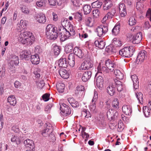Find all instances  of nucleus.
<instances>
[{"label": "nucleus", "mask_w": 151, "mask_h": 151, "mask_svg": "<svg viewBox=\"0 0 151 151\" xmlns=\"http://www.w3.org/2000/svg\"><path fill=\"white\" fill-rule=\"evenodd\" d=\"M74 55L78 56L80 58H82L84 55L81 50L78 47H75L73 49Z\"/></svg>", "instance_id": "nucleus-25"}, {"label": "nucleus", "mask_w": 151, "mask_h": 151, "mask_svg": "<svg viewBox=\"0 0 151 151\" xmlns=\"http://www.w3.org/2000/svg\"><path fill=\"white\" fill-rule=\"evenodd\" d=\"M118 115V113L112 109H109L107 112V116L109 119L112 120L116 118Z\"/></svg>", "instance_id": "nucleus-4"}, {"label": "nucleus", "mask_w": 151, "mask_h": 151, "mask_svg": "<svg viewBox=\"0 0 151 151\" xmlns=\"http://www.w3.org/2000/svg\"><path fill=\"white\" fill-rule=\"evenodd\" d=\"M114 81L115 84V85L116 86V88H117V90L119 91H122L123 88V86L122 84V82L116 79H114Z\"/></svg>", "instance_id": "nucleus-32"}, {"label": "nucleus", "mask_w": 151, "mask_h": 151, "mask_svg": "<svg viewBox=\"0 0 151 151\" xmlns=\"http://www.w3.org/2000/svg\"><path fill=\"white\" fill-rule=\"evenodd\" d=\"M11 141L17 145H19L20 141L19 137L17 135H12L11 139Z\"/></svg>", "instance_id": "nucleus-33"}, {"label": "nucleus", "mask_w": 151, "mask_h": 151, "mask_svg": "<svg viewBox=\"0 0 151 151\" xmlns=\"http://www.w3.org/2000/svg\"><path fill=\"white\" fill-rule=\"evenodd\" d=\"M81 115L84 116L85 118H88L91 117V115L90 112L86 109H84L81 111Z\"/></svg>", "instance_id": "nucleus-36"}, {"label": "nucleus", "mask_w": 151, "mask_h": 151, "mask_svg": "<svg viewBox=\"0 0 151 151\" xmlns=\"http://www.w3.org/2000/svg\"><path fill=\"white\" fill-rule=\"evenodd\" d=\"M131 78L133 82V86L135 89H137L138 87L139 81L138 78L135 75H132Z\"/></svg>", "instance_id": "nucleus-26"}, {"label": "nucleus", "mask_w": 151, "mask_h": 151, "mask_svg": "<svg viewBox=\"0 0 151 151\" xmlns=\"http://www.w3.org/2000/svg\"><path fill=\"white\" fill-rule=\"evenodd\" d=\"M7 101L11 105L13 106H15L17 104L16 99L14 95L9 96L7 98Z\"/></svg>", "instance_id": "nucleus-21"}, {"label": "nucleus", "mask_w": 151, "mask_h": 151, "mask_svg": "<svg viewBox=\"0 0 151 151\" xmlns=\"http://www.w3.org/2000/svg\"><path fill=\"white\" fill-rule=\"evenodd\" d=\"M30 55L31 52L29 51L25 50L23 51L22 57L28 60Z\"/></svg>", "instance_id": "nucleus-49"}, {"label": "nucleus", "mask_w": 151, "mask_h": 151, "mask_svg": "<svg viewBox=\"0 0 151 151\" xmlns=\"http://www.w3.org/2000/svg\"><path fill=\"white\" fill-rule=\"evenodd\" d=\"M143 112L145 116L147 117L149 116L150 111L147 106H145L143 107Z\"/></svg>", "instance_id": "nucleus-48"}, {"label": "nucleus", "mask_w": 151, "mask_h": 151, "mask_svg": "<svg viewBox=\"0 0 151 151\" xmlns=\"http://www.w3.org/2000/svg\"><path fill=\"white\" fill-rule=\"evenodd\" d=\"M83 9L84 13L85 14H89L91 10V6L88 4H86L84 6Z\"/></svg>", "instance_id": "nucleus-37"}, {"label": "nucleus", "mask_w": 151, "mask_h": 151, "mask_svg": "<svg viewBox=\"0 0 151 151\" xmlns=\"http://www.w3.org/2000/svg\"><path fill=\"white\" fill-rule=\"evenodd\" d=\"M58 30L57 29L56 31H53L52 32H51V34H49V35H46L47 37L50 40H55L58 37V33H57Z\"/></svg>", "instance_id": "nucleus-29"}, {"label": "nucleus", "mask_w": 151, "mask_h": 151, "mask_svg": "<svg viewBox=\"0 0 151 151\" xmlns=\"http://www.w3.org/2000/svg\"><path fill=\"white\" fill-rule=\"evenodd\" d=\"M108 30V25L106 24L97 27L96 29V32L97 35L100 37L105 35Z\"/></svg>", "instance_id": "nucleus-2"}, {"label": "nucleus", "mask_w": 151, "mask_h": 151, "mask_svg": "<svg viewBox=\"0 0 151 151\" xmlns=\"http://www.w3.org/2000/svg\"><path fill=\"white\" fill-rule=\"evenodd\" d=\"M22 12L24 14H28L29 13V11L28 9L25 6H23L21 8Z\"/></svg>", "instance_id": "nucleus-57"}, {"label": "nucleus", "mask_w": 151, "mask_h": 151, "mask_svg": "<svg viewBox=\"0 0 151 151\" xmlns=\"http://www.w3.org/2000/svg\"><path fill=\"white\" fill-rule=\"evenodd\" d=\"M105 65L107 68L111 72H113L116 67L115 63L109 59L106 60Z\"/></svg>", "instance_id": "nucleus-5"}, {"label": "nucleus", "mask_w": 151, "mask_h": 151, "mask_svg": "<svg viewBox=\"0 0 151 151\" xmlns=\"http://www.w3.org/2000/svg\"><path fill=\"white\" fill-rule=\"evenodd\" d=\"M58 31L62 38L63 37L65 39L67 38V34H66L67 32V29L63 26L62 21L61 22V25L59 27Z\"/></svg>", "instance_id": "nucleus-7"}, {"label": "nucleus", "mask_w": 151, "mask_h": 151, "mask_svg": "<svg viewBox=\"0 0 151 151\" xmlns=\"http://www.w3.org/2000/svg\"><path fill=\"white\" fill-rule=\"evenodd\" d=\"M136 22V20L134 16H132L130 17L129 20V24L131 26L135 25Z\"/></svg>", "instance_id": "nucleus-52"}, {"label": "nucleus", "mask_w": 151, "mask_h": 151, "mask_svg": "<svg viewBox=\"0 0 151 151\" xmlns=\"http://www.w3.org/2000/svg\"><path fill=\"white\" fill-rule=\"evenodd\" d=\"M136 96L139 102L141 104L143 103V95L142 93L140 92H137L136 93Z\"/></svg>", "instance_id": "nucleus-46"}, {"label": "nucleus", "mask_w": 151, "mask_h": 151, "mask_svg": "<svg viewBox=\"0 0 151 151\" xmlns=\"http://www.w3.org/2000/svg\"><path fill=\"white\" fill-rule=\"evenodd\" d=\"M49 129L48 128H46L42 130L41 133L42 135L45 137H47L49 135Z\"/></svg>", "instance_id": "nucleus-53"}, {"label": "nucleus", "mask_w": 151, "mask_h": 151, "mask_svg": "<svg viewBox=\"0 0 151 151\" xmlns=\"http://www.w3.org/2000/svg\"><path fill=\"white\" fill-rule=\"evenodd\" d=\"M98 72L100 73L105 74L108 73L109 70L105 67L103 66L101 68V66L99 65L98 67Z\"/></svg>", "instance_id": "nucleus-39"}, {"label": "nucleus", "mask_w": 151, "mask_h": 151, "mask_svg": "<svg viewBox=\"0 0 151 151\" xmlns=\"http://www.w3.org/2000/svg\"><path fill=\"white\" fill-rule=\"evenodd\" d=\"M24 144L26 147H29L31 150H33L34 146L33 141L27 139L24 141Z\"/></svg>", "instance_id": "nucleus-16"}, {"label": "nucleus", "mask_w": 151, "mask_h": 151, "mask_svg": "<svg viewBox=\"0 0 151 151\" xmlns=\"http://www.w3.org/2000/svg\"><path fill=\"white\" fill-rule=\"evenodd\" d=\"M112 0H105L104 2L103 9L107 10L110 9L113 6Z\"/></svg>", "instance_id": "nucleus-13"}, {"label": "nucleus", "mask_w": 151, "mask_h": 151, "mask_svg": "<svg viewBox=\"0 0 151 151\" xmlns=\"http://www.w3.org/2000/svg\"><path fill=\"white\" fill-rule=\"evenodd\" d=\"M115 90V88L112 84L110 85L107 88V92L111 96H112L114 95Z\"/></svg>", "instance_id": "nucleus-30"}, {"label": "nucleus", "mask_w": 151, "mask_h": 151, "mask_svg": "<svg viewBox=\"0 0 151 151\" xmlns=\"http://www.w3.org/2000/svg\"><path fill=\"white\" fill-rule=\"evenodd\" d=\"M32 35L31 32L27 31L21 33L19 37V40L22 44L27 37L30 36Z\"/></svg>", "instance_id": "nucleus-9"}, {"label": "nucleus", "mask_w": 151, "mask_h": 151, "mask_svg": "<svg viewBox=\"0 0 151 151\" xmlns=\"http://www.w3.org/2000/svg\"><path fill=\"white\" fill-rule=\"evenodd\" d=\"M91 72L88 70L85 72L83 74L82 79L83 81L86 82L91 77Z\"/></svg>", "instance_id": "nucleus-20"}, {"label": "nucleus", "mask_w": 151, "mask_h": 151, "mask_svg": "<svg viewBox=\"0 0 151 151\" xmlns=\"http://www.w3.org/2000/svg\"><path fill=\"white\" fill-rule=\"evenodd\" d=\"M120 26L119 25H116L112 30V32L113 35H117L119 32Z\"/></svg>", "instance_id": "nucleus-41"}, {"label": "nucleus", "mask_w": 151, "mask_h": 151, "mask_svg": "<svg viewBox=\"0 0 151 151\" xmlns=\"http://www.w3.org/2000/svg\"><path fill=\"white\" fill-rule=\"evenodd\" d=\"M142 39V34L139 32L134 36L132 43L134 44L139 43Z\"/></svg>", "instance_id": "nucleus-10"}, {"label": "nucleus", "mask_w": 151, "mask_h": 151, "mask_svg": "<svg viewBox=\"0 0 151 151\" xmlns=\"http://www.w3.org/2000/svg\"><path fill=\"white\" fill-rule=\"evenodd\" d=\"M114 73L117 78L120 80H122L123 79V74L120 72L119 70L115 69L114 70Z\"/></svg>", "instance_id": "nucleus-35"}, {"label": "nucleus", "mask_w": 151, "mask_h": 151, "mask_svg": "<svg viewBox=\"0 0 151 151\" xmlns=\"http://www.w3.org/2000/svg\"><path fill=\"white\" fill-rule=\"evenodd\" d=\"M118 127L117 128V130L118 132H121L124 129V127L123 125V124L120 122H119L118 124Z\"/></svg>", "instance_id": "nucleus-56"}, {"label": "nucleus", "mask_w": 151, "mask_h": 151, "mask_svg": "<svg viewBox=\"0 0 151 151\" xmlns=\"http://www.w3.org/2000/svg\"><path fill=\"white\" fill-rule=\"evenodd\" d=\"M60 47L58 45L54 46L53 48V51L54 55H58L60 53Z\"/></svg>", "instance_id": "nucleus-47"}, {"label": "nucleus", "mask_w": 151, "mask_h": 151, "mask_svg": "<svg viewBox=\"0 0 151 151\" xmlns=\"http://www.w3.org/2000/svg\"><path fill=\"white\" fill-rule=\"evenodd\" d=\"M114 47L112 45H110L107 46L105 48L106 51L110 54L113 53L114 52Z\"/></svg>", "instance_id": "nucleus-42"}, {"label": "nucleus", "mask_w": 151, "mask_h": 151, "mask_svg": "<svg viewBox=\"0 0 151 151\" xmlns=\"http://www.w3.org/2000/svg\"><path fill=\"white\" fill-rule=\"evenodd\" d=\"M9 63H11L13 65H17L19 63V59L18 56L14 55H11V58Z\"/></svg>", "instance_id": "nucleus-22"}, {"label": "nucleus", "mask_w": 151, "mask_h": 151, "mask_svg": "<svg viewBox=\"0 0 151 151\" xmlns=\"http://www.w3.org/2000/svg\"><path fill=\"white\" fill-rule=\"evenodd\" d=\"M99 11L98 9H95L93 11V15L94 17L96 18L99 17Z\"/></svg>", "instance_id": "nucleus-54"}, {"label": "nucleus", "mask_w": 151, "mask_h": 151, "mask_svg": "<svg viewBox=\"0 0 151 151\" xmlns=\"http://www.w3.org/2000/svg\"><path fill=\"white\" fill-rule=\"evenodd\" d=\"M134 50L132 46L126 47L119 50V54L124 57L129 58L133 55Z\"/></svg>", "instance_id": "nucleus-1"}, {"label": "nucleus", "mask_w": 151, "mask_h": 151, "mask_svg": "<svg viewBox=\"0 0 151 151\" xmlns=\"http://www.w3.org/2000/svg\"><path fill=\"white\" fill-rule=\"evenodd\" d=\"M57 88L59 92L62 93L64 91L65 85L63 83H60L57 85Z\"/></svg>", "instance_id": "nucleus-38"}, {"label": "nucleus", "mask_w": 151, "mask_h": 151, "mask_svg": "<svg viewBox=\"0 0 151 151\" xmlns=\"http://www.w3.org/2000/svg\"><path fill=\"white\" fill-rule=\"evenodd\" d=\"M67 32L66 38H68L71 36H73L75 34V30L72 25L70 24L67 29Z\"/></svg>", "instance_id": "nucleus-15"}, {"label": "nucleus", "mask_w": 151, "mask_h": 151, "mask_svg": "<svg viewBox=\"0 0 151 151\" xmlns=\"http://www.w3.org/2000/svg\"><path fill=\"white\" fill-rule=\"evenodd\" d=\"M75 56L73 53H71L68 56V63L69 65L71 67H73L75 63Z\"/></svg>", "instance_id": "nucleus-19"}, {"label": "nucleus", "mask_w": 151, "mask_h": 151, "mask_svg": "<svg viewBox=\"0 0 151 151\" xmlns=\"http://www.w3.org/2000/svg\"><path fill=\"white\" fill-rule=\"evenodd\" d=\"M8 70L9 72H14L15 70V67L14 65H13L11 63H8Z\"/></svg>", "instance_id": "nucleus-50"}, {"label": "nucleus", "mask_w": 151, "mask_h": 151, "mask_svg": "<svg viewBox=\"0 0 151 151\" xmlns=\"http://www.w3.org/2000/svg\"><path fill=\"white\" fill-rule=\"evenodd\" d=\"M27 25L26 22L25 20H21L20 21V23L19 24L20 29L21 30L22 29H24Z\"/></svg>", "instance_id": "nucleus-51"}, {"label": "nucleus", "mask_w": 151, "mask_h": 151, "mask_svg": "<svg viewBox=\"0 0 151 151\" xmlns=\"http://www.w3.org/2000/svg\"><path fill=\"white\" fill-rule=\"evenodd\" d=\"M96 101H93L92 100V103L89 106V108L91 111H93L96 109Z\"/></svg>", "instance_id": "nucleus-55"}, {"label": "nucleus", "mask_w": 151, "mask_h": 151, "mask_svg": "<svg viewBox=\"0 0 151 151\" xmlns=\"http://www.w3.org/2000/svg\"><path fill=\"white\" fill-rule=\"evenodd\" d=\"M85 90V88L84 86L80 85L79 86H77V90L76 91H77V92L78 93V92H79L80 91H83Z\"/></svg>", "instance_id": "nucleus-63"}, {"label": "nucleus", "mask_w": 151, "mask_h": 151, "mask_svg": "<svg viewBox=\"0 0 151 151\" xmlns=\"http://www.w3.org/2000/svg\"><path fill=\"white\" fill-rule=\"evenodd\" d=\"M112 106L114 109H118L119 108V101L117 98H115L112 101Z\"/></svg>", "instance_id": "nucleus-43"}, {"label": "nucleus", "mask_w": 151, "mask_h": 151, "mask_svg": "<svg viewBox=\"0 0 151 151\" xmlns=\"http://www.w3.org/2000/svg\"><path fill=\"white\" fill-rule=\"evenodd\" d=\"M98 98L97 92L96 90H94V96L92 99L93 101H96Z\"/></svg>", "instance_id": "nucleus-60"}, {"label": "nucleus", "mask_w": 151, "mask_h": 151, "mask_svg": "<svg viewBox=\"0 0 151 151\" xmlns=\"http://www.w3.org/2000/svg\"><path fill=\"white\" fill-rule=\"evenodd\" d=\"M93 22L94 19L92 18L88 17L86 18L85 23L87 26L90 27H92Z\"/></svg>", "instance_id": "nucleus-31"}, {"label": "nucleus", "mask_w": 151, "mask_h": 151, "mask_svg": "<svg viewBox=\"0 0 151 151\" xmlns=\"http://www.w3.org/2000/svg\"><path fill=\"white\" fill-rule=\"evenodd\" d=\"M46 3V0H41L37 1L36 2V4L38 6L42 7L45 6Z\"/></svg>", "instance_id": "nucleus-44"}, {"label": "nucleus", "mask_w": 151, "mask_h": 151, "mask_svg": "<svg viewBox=\"0 0 151 151\" xmlns=\"http://www.w3.org/2000/svg\"><path fill=\"white\" fill-rule=\"evenodd\" d=\"M134 36L131 33H128L127 35V40L132 42Z\"/></svg>", "instance_id": "nucleus-62"}, {"label": "nucleus", "mask_w": 151, "mask_h": 151, "mask_svg": "<svg viewBox=\"0 0 151 151\" xmlns=\"http://www.w3.org/2000/svg\"><path fill=\"white\" fill-rule=\"evenodd\" d=\"M146 53V51L143 50L139 52L138 54L137 58L136 59V62L137 63H140L143 61L145 58V54Z\"/></svg>", "instance_id": "nucleus-12"}, {"label": "nucleus", "mask_w": 151, "mask_h": 151, "mask_svg": "<svg viewBox=\"0 0 151 151\" xmlns=\"http://www.w3.org/2000/svg\"><path fill=\"white\" fill-rule=\"evenodd\" d=\"M96 83L97 86L100 89L103 87V80L101 76H99L96 79Z\"/></svg>", "instance_id": "nucleus-24"}, {"label": "nucleus", "mask_w": 151, "mask_h": 151, "mask_svg": "<svg viewBox=\"0 0 151 151\" xmlns=\"http://www.w3.org/2000/svg\"><path fill=\"white\" fill-rule=\"evenodd\" d=\"M68 102L73 107H77L79 106L78 102L73 98H68Z\"/></svg>", "instance_id": "nucleus-28"}, {"label": "nucleus", "mask_w": 151, "mask_h": 151, "mask_svg": "<svg viewBox=\"0 0 151 151\" xmlns=\"http://www.w3.org/2000/svg\"><path fill=\"white\" fill-rule=\"evenodd\" d=\"M57 28L52 24H49L47 25L46 29V35L51 34L53 31H56Z\"/></svg>", "instance_id": "nucleus-17"}, {"label": "nucleus", "mask_w": 151, "mask_h": 151, "mask_svg": "<svg viewBox=\"0 0 151 151\" xmlns=\"http://www.w3.org/2000/svg\"><path fill=\"white\" fill-rule=\"evenodd\" d=\"M60 109L61 111V114L63 116H68L71 113L70 108L64 103L60 105Z\"/></svg>", "instance_id": "nucleus-3"}, {"label": "nucleus", "mask_w": 151, "mask_h": 151, "mask_svg": "<svg viewBox=\"0 0 151 151\" xmlns=\"http://www.w3.org/2000/svg\"><path fill=\"white\" fill-rule=\"evenodd\" d=\"M123 112L127 115H130L132 112V107L130 105H124L122 107Z\"/></svg>", "instance_id": "nucleus-14"}, {"label": "nucleus", "mask_w": 151, "mask_h": 151, "mask_svg": "<svg viewBox=\"0 0 151 151\" xmlns=\"http://www.w3.org/2000/svg\"><path fill=\"white\" fill-rule=\"evenodd\" d=\"M102 5V3L98 1L93 2L91 4L92 8H100Z\"/></svg>", "instance_id": "nucleus-40"}, {"label": "nucleus", "mask_w": 151, "mask_h": 151, "mask_svg": "<svg viewBox=\"0 0 151 151\" xmlns=\"http://www.w3.org/2000/svg\"><path fill=\"white\" fill-rule=\"evenodd\" d=\"M59 66L64 68H66L68 66V63L65 57L63 56L58 62Z\"/></svg>", "instance_id": "nucleus-11"}, {"label": "nucleus", "mask_w": 151, "mask_h": 151, "mask_svg": "<svg viewBox=\"0 0 151 151\" xmlns=\"http://www.w3.org/2000/svg\"><path fill=\"white\" fill-rule=\"evenodd\" d=\"M35 38L34 36H32V35L30 36L27 37L25 40L23 42V44H26L27 45H31L34 41Z\"/></svg>", "instance_id": "nucleus-27"}, {"label": "nucleus", "mask_w": 151, "mask_h": 151, "mask_svg": "<svg viewBox=\"0 0 151 151\" xmlns=\"http://www.w3.org/2000/svg\"><path fill=\"white\" fill-rule=\"evenodd\" d=\"M49 97L50 94L45 93L43 95L42 98L45 101H46L49 100Z\"/></svg>", "instance_id": "nucleus-59"}, {"label": "nucleus", "mask_w": 151, "mask_h": 151, "mask_svg": "<svg viewBox=\"0 0 151 151\" xmlns=\"http://www.w3.org/2000/svg\"><path fill=\"white\" fill-rule=\"evenodd\" d=\"M59 73L62 78L67 79L69 77V74L67 71L64 68H61L59 71Z\"/></svg>", "instance_id": "nucleus-18"}, {"label": "nucleus", "mask_w": 151, "mask_h": 151, "mask_svg": "<svg viewBox=\"0 0 151 151\" xmlns=\"http://www.w3.org/2000/svg\"><path fill=\"white\" fill-rule=\"evenodd\" d=\"M12 130L16 133H18L20 131L19 127L17 125L14 126L12 128Z\"/></svg>", "instance_id": "nucleus-58"}, {"label": "nucleus", "mask_w": 151, "mask_h": 151, "mask_svg": "<svg viewBox=\"0 0 151 151\" xmlns=\"http://www.w3.org/2000/svg\"><path fill=\"white\" fill-rule=\"evenodd\" d=\"M93 66V64L89 60H85L82 63L79 68L80 70L88 69Z\"/></svg>", "instance_id": "nucleus-6"}, {"label": "nucleus", "mask_w": 151, "mask_h": 151, "mask_svg": "<svg viewBox=\"0 0 151 151\" xmlns=\"http://www.w3.org/2000/svg\"><path fill=\"white\" fill-rule=\"evenodd\" d=\"M35 19L38 22L44 23L46 22V19L45 15L42 13L37 14L35 15Z\"/></svg>", "instance_id": "nucleus-8"}, {"label": "nucleus", "mask_w": 151, "mask_h": 151, "mask_svg": "<svg viewBox=\"0 0 151 151\" xmlns=\"http://www.w3.org/2000/svg\"><path fill=\"white\" fill-rule=\"evenodd\" d=\"M52 107V105L51 104H49L46 106L45 110L47 112V113H48L50 112Z\"/></svg>", "instance_id": "nucleus-61"}, {"label": "nucleus", "mask_w": 151, "mask_h": 151, "mask_svg": "<svg viewBox=\"0 0 151 151\" xmlns=\"http://www.w3.org/2000/svg\"><path fill=\"white\" fill-rule=\"evenodd\" d=\"M30 60L32 64L37 65L39 63L40 59L37 54L32 55L31 56Z\"/></svg>", "instance_id": "nucleus-23"}, {"label": "nucleus", "mask_w": 151, "mask_h": 151, "mask_svg": "<svg viewBox=\"0 0 151 151\" xmlns=\"http://www.w3.org/2000/svg\"><path fill=\"white\" fill-rule=\"evenodd\" d=\"M95 44L96 46L98 47L100 49H103L105 45V42L103 41H99L98 40L96 41Z\"/></svg>", "instance_id": "nucleus-34"}, {"label": "nucleus", "mask_w": 151, "mask_h": 151, "mask_svg": "<svg viewBox=\"0 0 151 151\" xmlns=\"http://www.w3.org/2000/svg\"><path fill=\"white\" fill-rule=\"evenodd\" d=\"M73 48V45L71 44L67 45L65 47V51L66 53H70L72 51Z\"/></svg>", "instance_id": "nucleus-45"}, {"label": "nucleus", "mask_w": 151, "mask_h": 151, "mask_svg": "<svg viewBox=\"0 0 151 151\" xmlns=\"http://www.w3.org/2000/svg\"><path fill=\"white\" fill-rule=\"evenodd\" d=\"M79 36L81 39H83L87 38L88 36V35L86 33H80Z\"/></svg>", "instance_id": "nucleus-64"}]
</instances>
